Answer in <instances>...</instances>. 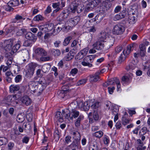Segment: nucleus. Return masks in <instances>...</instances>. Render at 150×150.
<instances>
[{
	"mask_svg": "<svg viewBox=\"0 0 150 150\" xmlns=\"http://www.w3.org/2000/svg\"><path fill=\"white\" fill-rule=\"evenodd\" d=\"M89 150H99L97 145H91L89 148Z\"/></svg>",
	"mask_w": 150,
	"mask_h": 150,
	"instance_id": "e2e57ef3",
	"label": "nucleus"
},
{
	"mask_svg": "<svg viewBox=\"0 0 150 150\" xmlns=\"http://www.w3.org/2000/svg\"><path fill=\"white\" fill-rule=\"evenodd\" d=\"M99 73L96 72L95 74L90 76V80L92 82H96L100 78Z\"/></svg>",
	"mask_w": 150,
	"mask_h": 150,
	"instance_id": "6ab92c4d",
	"label": "nucleus"
},
{
	"mask_svg": "<svg viewBox=\"0 0 150 150\" xmlns=\"http://www.w3.org/2000/svg\"><path fill=\"white\" fill-rule=\"evenodd\" d=\"M19 54L23 56V58L27 59L29 58V53L28 50L25 49H23L18 52Z\"/></svg>",
	"mask_w": 150,
	"mask_h": 150,
	"instance_id": "4be33fe9",
	"label": "nucleus"
},
{
	"mask_svg": "<svg viewBox=\"0 0 150 150\" xmlns=\"http://www.w3.org/2000/svg\"><path fill=\"white\" fill-rule=\"evenodd\" d=\"M10 53H6L5 55V57L8 58V60L6 62V64L8 66L11 65L12 63L13 58L11 57H10Z\"/></svg>",
	"mask_w": 150,
	"mask_h": 150,
	"instance_id": "473e14b6",
	"label": "nucleus"
},
{
	"mask_svg": "<svg viewBox=\"0 0 150 150\" xmlns=\"http://www.w3.org/2000/svg\"><path fill=\"white\" fill-rule=\"evenodd\" d=\"M61 14L63 16V17L65 20L68 17L69 13L66 10L63 11Z\"/></svg>",
	"mask_w": 150,
	"mask_h": 150,
	"instance_id": "6e6d98bb",
	"label": "nucleus"
},
{
	"mask_svg": "<svg viewBox=\"0 0 150 150\" xmlns=\"http://www.w3.org/2000/svg\"><path fill=\"white\" fill-rule=\"evenodd\" d=\"M64 25L58 23L54 27L53 33L55 34H57L64 27Z\"/></svg>",
	"mask_w": 150,
	"mask_h": 150,
	"instance_id": "a211bd4d",
	"label": "nucleus"
},
{
	"mask_svg": "<svg viewBox=\"0 0 150 150\" xmlns=\"http://www.w3.org/2000/svg\"><path fill=\"white\" fill-rule=\"evenodd\" d=\"M139 47L140 50V52L139 53V55L142 57H143L145 55L146 52L145 46L144 44H141L139 45Z\"/></svg>",
	"mask_w": 150,
	"mask_h": 150,
	"instance_id": "412c9836",
	"label": "nucleus"
},
{
	"mask_svg": "<svg viewBox=\"0 0 150 150\" xmlns=\"http://www.w3.org/2000/svg\"><path fill=\"white\" fill-rule=\"evenodd\" d=\"M77 6V4L75 5H74L73 4L71 5L70 6V11L73 13H75L76 10Z\"/></svg>",
	"mask_w": 150,
	"mask_h": 150,
	"instance_id": "3c124183",
	"label": "nucleus"
},
{
	"mask_svg": "<svg viewBox=\"0 0 150 150\" xmlns=\"http://www.w3.org/2000/svg\"><path fill=\"white\" fill-rule=\"evenodd\" d=\"M54 26V24L52 23L48 24L42 25L39 26V28L41 30H43L45 32H48L51 30Z\"/></svg>",
	"mask_w": 150,
	"mask_h": 150,
	"instance_id": "1a4fd4ad",
	"label": "nucleus"
},
{
	"mask_svg": "<svg viewBox=\"0 0 150 150\" xmlns=\"http://www.w3.org/2000/svg\"><path fill=\"white\" fill-rule=\"evenodd\" d=\"M89 48L86 47L81 50L75 57V59L77 60H81L87 54Z\"/></svg>",
	"mask_w": 150,
	"mask_h": 150,
	"instance_id": "6e6552de",
	"label": "nucleus"
},
{
	"mask_svg": "<svg viewBox=\"0 0 150 150\" xmlns=\"http://www.w3.org/2000/svg\"><path fill=\"white\" fill-rule=\"evenodd\" d=\"M103 134V132L101 131L96 132L94 134V135L96 137L100 138Z\"/></svg>",
	"mask_w": 150,
	"mask_h": 150,
	"instance_id": "09e8293b",
	"label": "nucleus"
},
{
	"mask_svg": "<svg viewBox=\"0 0 150 150\" xmlns=\"http://www.w3.org/2000/svg\"><path fill=\"white\" fill-rule=\"evenodd\" d=\"M99 2V0H95L89 2L86 8V11H88L90 10H92L93 8L97 7Z\"/></svg>",
	"mask_w": 150,
	"mask_h": 150,
	"instance_id": "9b49d317",
	"label": "nucleus"
},
{
	"mask_svg": "<svg viewBox=\"0 0 150 150\" xmlns=\"http://www.w3.org/2000/svg\"><path fill=\"white\" fill-rule=\"evenodd\" d=\"M19 89V86L18 85H11L10 87V91L12 93H15L18 91Z\"/></svg>",
	"mask_w": 150,
	"mask_h": 150,
	"instance_id": "72a5a7b5",
	"label": "nucleus"
},
{
	"mask_svg": "<svg viewBox=\"0 0 150 150\" xmlns=\"http://www.w3.org/2000/svg\"><path fill=\"white\" fill-rule=\"evenodd\" d=\"M23 17L19 15H17L15 17V18L13 19V22L14 23L18 21L23 19Z\"/></svg>",
	"mask_w": 150,
	"mask_h": 150,
	"instance_id": "5fc2aeb1",
	"label": "nucleus"
},
{
	"mask_svg": "<svg viewBox=\"0 0 150 150\" xmlns=\"http://www.w3.org/2000/svg\"><path fill=\"white\" fill-rule=\"evenodd\" d=\"M134 46V45L130 44L125 48L123 51V54L124 56L127 57L131 52L133 50Z\"/></svg>",
	"mask_w": 150,
	"mask_h": 150,
	"instance_id": "ddd939ff",
	"label": "nucleus"
},
{
	"mask_svg": "<svg viewBox=\"0 0 150 150\" xmlns=\"http://www.w3.org/2000/svg\"><path fill=\"white\" fill-rule=\"evenodd\" d=\"M62 91H64V92L67 93V90L69 89V86H68L64 85L62 87Z\"/></svg>",
	"mask_w": 150,
	"mask_h": 150,
	"instance_id": "69168bd1",
	"label": "nucleus"
},
{
	"mask_svg": "<svg viewBox=\"0 0 150 150\" xmlns=\"http://www.w3.org/2000/svg\"><path fill=\"white\" fill-rule=\"evenodd\" d=\"M8 142V139L5 137H0V145L6 144Z\"/></svg>",
	"mask_w": 150,
	"mask_h": 150,
	"instance_id": "a19ab883",
	"label": "nucleus"
},
{
	"mask_svg": "<svg viewBox=\"0 0 150 150\" xmlns=\"http://www.w3.org/2000/svg\"><path fill=\"white\" fill-rule=\"evenodd\" d=\"M147 128L146 127H143L139 132L140 135H144L146 133Z\"/></svg>",
	"mask_w": 150,
	"mask_h": 150,
	"instance_id": "4d7b16f0",
	"label": "nucleus"
},
{
	"mask_svg": "<svg viewBox=\"0 0 150 150\" xmlns=\"http://www.w3.org/2000/svg\"><path fill=\"white\" fill-rule=\"evenodd\" d=\"M126 15L125 11L123 10L119 14H117L113 18V20L114 21H115L119 20L124 18Z\"/></svg>",
	"mask_w": 150,
	"mask_h": 150,
	"instance_id": "2eb2a0df",
	"label": "nucleus"
},
{
	"mask_svg": "<svg viewBox=\"0 0 150 150\" xmlns=\"http://www.w3.org/2000/svg\"><path fill=\"white\" fill-rule=\"evenodd\" d=\"M71 39L72 37L71 36H69L66 38L63 42V45L66 46L68 45L69 44L70 40Z\"/></svg>",
	"mask_w": 150,
	"mask_h": 150,
	"instance_id": "de8ad7c7",
	"label": "nucleus"
},
{
	"mask_svg": "<svg viewBox=\"0 0 150 150\" xmlns=\"http://www.w3.org/2000/svg\"><path fill=\"white\" fill-rule=\"evenodd\" d=\"M118 79L117 78H112L109 79L108 81L104 83L103 86L105 87H107L110 85H114L116 83V80Z\"/></svg>",
	"mask_w": 150,
	"mask_h": 150,
	"instance_id": "dca6fc26",
	"label": "nucleus"
},
{
	"mask_svg": "<svg viewBox=\"0 0 150 150\" xmlns=\"http://www.w3.org/2000/svg\"><path fill=\"white\" fill-rule=\"evenodd\" d=\"M70 112L71 114V120H73V118H76L80 115L79 112L75 109H72Z\"/></svg>",
	"mask_w": 150,
	"mask_h": 150,
	"instance_id": "393cba45",
	"label": "nucleus"
},
{
	"mask_svg": "<svg viewBox=\"0 0 150 150\" xmlns=\"http://www.w3.org/2000/svg\"><path fill=\"white\" fill-rule=\"evenodd\" d=\"M95 57V55H90L85 57L83 59L84 61L81 62L82 64L84 66L91 67L92 64L90 63L89 61L90 62H92Z\"/></svg>",
	"mask_w": 150,
	"mask_h": 150,
	"instance_id": "423d86ee",
	"label": "nucleus"
},
{
	"mask_svg": "<svg viewBox=\"0 0 150 150\" xmlns=\"http://www.w3.org/2000/svg\"><path fill=\"white\" fill-rule=\"evenodd\" d=\"M43 19V18L42 16L40 15H38L34 17L33 20L35 21H42Z\"/></svg>",
	"mask_w": 150,
	"mask_h": 150,
	"instance_id": "8fccbe9b",
	"label": "nucleus"
},
{
	"mask_svg": "<svg viewBox=\"0 0 150 150\" xmlns=\"http://www.w3.org/2000/svg\"><path fill=\"white\" fill-rule=\"evenodd\" d=\"M50 52L52 54L56 57L59 56L61 54L60 51L59 49H53L50 50Z\"/></svg>",
	"mask_w": 150,
	"mask_h": 150,
	"instance_id": "c756f323",
	"label": "nucleus"
},
{
	"mask_svg": "<svg viewBox=\"0 0 150 150\" xmlns=\"http://www.w3.org/2000/svg\"><path fill=\"white\" fill-rule=\"evenodd\" d=\"M25 116L22 114H18L17 117V121L18 122L22 123L25 119Z\"/></svg>",
	"mask_w": 150,
	"mask_h": 150,
	"instance_id": "f704fd0d",
	"label": "nucleus"
},
{
	"mask_svg": "<svg viewBox=\"0 0 150 150\" xmlns=\"http://www.w3.org/2000/svg\"><path fill=\"white\" fill-rule=\"evenodd\" d=\"M115 40V38L112 37L107 42H96L93 44V47L97 50H108L113 45Z\"/></svg>",
	"mask_w": 150,
	"mask_h": 150,
	"instance_id": "f03ea898",
	"label": "nucleus"
},
{
	"mask_svg": "<svg viewBox=\"0 0 150 150\" xmlns=\"http://www.w3.org/2000/svg\"><path fill=\"white\" fill-rule=\"evenodd\" d=\"M19 4L18 0H11L8 3V4L11 6L15 7L18 6Z\"/></svg>",
	"mask_w": 150,
	"mask_h": 150,
	"instance_id": "7c9ffc66",
	"label": "nucleus"
},
{
	"mask_svg": "<svg viewBox=\"0 0 150 150\" xmlns=\"http://www.w3.org/2000/svg\"><path fill=\"white\" fill-rule=\"evenodd\" d=\"M137 17L136 16L130 15L129 17V23H131V24L134 23L136 21Z\"/></svg>",
	"mask_w": 150,
	"mask_h": 150,
	"instance_id": "58836bf2",
	"label": "nucleus"
},
{
	"mask_svg": "<svg viewBox=\"0 0 150 150\" xmlns=\"http://www.w3.org/2000/svg\"><path fill=\"white\" fill-rule=\"evenodd\" d=\"M78 72V69L76 68H75L71 70L70 73L72 76H74Z\"/></svg>",
	"mask_w": 150,
	"mask_h": 150,
	"instance_id": "0e129e2a",
	"label": "nucleus"
},
{
	"mask_svg": "<svg viewBox=\"0 0 150 150\" xmlns=\"http://www.w3.org/2000/svg\"><path fill=\"white\" fill-rule=\"evenodd\" d=\"M112 6V4L110 1L107 0L106 2L103 3V7L104 11H106L109 10Z\"/></svg>",
	"mask_w": 150,
	"mask_h": 150,
	"instance_id": "5701e85b",
	"label": "nucleus"
},
{
	"mask_svg": "<svg viewBox=\"0 0 150 150\" xmlns=\"http://www.w3.org/2000/svg\"><path fill=\"white\" fill-rule=\"evenodd\" d=\"M136 66L132 64H129L125 67L126 70L129 72L132 76H133V72L134 73L136 70H135Z\"/></svg>",
	"mask_w": 150,
	"mask_h": 150,
	"instance_id": "4468645a",
	"label": "nucleus"
},
{
	"mask_svg": "<svg viewBox=\"0 0 150 150\" xmlns=\"http://www.w3.org/2000/svg\"><path fill=\"white\" fill-rule=\"evenodd\" d=\"M125 27L121 23H118L114 26L112 30V33L115 35H121L125 31Z\"/></svg>",
	"mask_w": 150,
	"mask_h": 150,
	"instance_id": "39448f33",
	"label": "nucleus"
},
{
	"mask_svg": "<svg viewBox=\"0 0 150 150\" xmlns=\"http://www.w3.org/2000/svg\"><path fill=\"white\" fill-rule=\"evenodd\" d=\"M80 20V17L79 16H76L69 19L67 21V23L69 25L70 27L73 28L78 24Z\"/></svg>",
	"mask_w": 150,
	"mask_h": 150,
	"instance_id": "9d476101",
	"label": "nucleus"
},
{
	"mask_svg": "<svg viewBox=\"0 0 150 150\" xmlns=\"http://www.w3.org/2000/svg\"><path fill=\"white\" fill-rule=\"evenodd\" d=\"M90 105H91V108L92 109L97 111L98 108L100 106V103L98 101H93V102L92 101L90 102Z\"/></svg>",
	"mask_w": 150,
	"mask_h": 150,
	"instance_id": "aec40b11",
	"label": "nucleus"
},
{
	"mask_svg": "<svg viewBox=\"0 0 150 150\" xmlns=\"http://www.w3.org/2000/svg\"><path fill=\"white\" fill-rule=\"evenodd\" d=\"M72 27H70V26L69 24H67V23L66 24V25L64 26V27L62 28L64 32H67L68 30H71L72 28Z\"/></svg>",
	"mask_w": 150,
	"mask_h": 150,
	"instance_id": "79ce46f5",
	"label": "nucleus"
},
{
	"mask_svg": "<svg viewBox=\"0 0 150 150\" xmlns=\"http://www.w3.org/2000/svg\"><path fill=\"white\" fill-rule=\"evenodd\" d=\"M86 82V79H82L79 80L76 83L77 86H79L85 83Z\"/></svg>",
	"mask_w": 150,
	"mask_h": 150,
	"instance_id": "bf43d9fd",
	"label": "nucleus"
},
{
	"mask_svg": "<svg viewBox=\"0 0 150 150\" xmlns=\"http://www.w3.org/2000/svg\"><path fill=\"white\" fill-rule=\"evenodd\" d=\"M37 66V64L35 63H31L28 64L27 71L26 74L27 77L30 78L33 76L35 69Z\"/></svg>",
	"mask_w": 150,
	"mask_h": 150,
	"instance_id": "0eeeda50",
	"label": "nucleus"
},
{
	"mask_svg": "<svg viewBox=\"0 0 150 150\" xmlns=\"http://www.w3.org/2000/svg\"><path fill=\"white\" fill-rule=\"evenodd\" d=\"M21 42L18 40L17 43L12 47L13 45V42L12 40H9L8 41L7 45L6 46V50L7 51H8L11 49V51L10 53L12 55L16 52L19 49L21 46Z\"/></svg>",
	"mask_w": 150,
	"mask_h": 150,
	"instance_id": "20e7f679",
	"label": "nucleus"
},
{
	"mask_svg": "<svg viewBox=\"0 0 150 150\" xmlns=\"http://www.w3.org/2000/svg\"><path fill=\"white\" fill-rule=\"evenodd\" d=\"M91 105H89L87 101L84 102L83 109L84 111H87L89 108V106Z\"/></svg>",
	"mask_w": 150,
	"mask_h": 150,
	"instance_id": "603ef678",
	"label": "nucleus"
},
{
	"mask_svg": "<svg viewBox=\"0 0 150 150\" xmlns=\"http://www.w3.org/2000/svg\"><path fill=\"white\" fill-rule=\"evenodd\" d=\"M47 85V83L45 79L44 78L42 77L38 81H30L28 83V86L31 93H34L35 96H39L42 93Z\"/></svg>",
	"mask_w": 150,
	"mask_h": 150,
	"instance_id": "f257e3e1",
	"label": "nucleus"
},
{
	"mask_svg": "<svg viewBox=\"0 0 150 150\" xmlns=\"http://www.w3.org/2000/svg\"><path fill=\"white\" fill-rule=\"evenodd\" d=\"M35 54L38 56H46L47 55V52L43 48L40 47L37 48L35 51Z\"/></svg>",
	"mask_w": 150,
	"mask_h": 150,
	"instance_id": "f8f14e48",
	"label": "nucleus"
},
{
	"mask_svg": "<svg viewBox=\"0 0 150 150\" xmlns=\"http://www.w3.org/2000/svg\"><path fill=\"white\" fill-rule=\"evenodd\" d=\"M13 96V101H14L15 100H17L19 98H20L21 96V92H18L16 94H15L14 95H13L12 96Z\"/></svg>",
	"mask_w": 150,
	"mask_h": 150,
	"instance_id": "49530a36",
	"label": "nucleus"
},
{
	"mask_svg": "<svg viewBox=\"0 0 150 150\" xmlns=\"http://www.w3.org/2000/svg\"><path fill=\"white\" fill-rule=\"evenodd\" d=\"M126 57L124 54H121L118 58L117 63L118 64L121 63L125 60Z\"/></svg>",
	"mask_w": 150,
	"mask_h": 150,
	"instance_id": "c03bdc74",
	"label": "nucleus"
},
{
	"mask_svg": "<svg viewBox=\"0 0 150 150\" xmlns=\"http://www.w3.org/2000/svg\"><path fill=\"white\" fill-rule=\"evenodd\" d=\"M63 17V16L62 14H60L59 16L57 17V21L59 22L58 23L64 25L65 23L64 19Z\"/></svg>",
	"mask_w": 150,
	"mask_h": 150,
	"instance_id": "4c0bfd02",
	"label": "nucleus"
},
{
	"mask_svg": "<svg viewBox=\"0 0 150 150\" xmlns=\"http://www.w3.org/2000/svg\"><path fill=\"white\" fill-rule=\"evenodd\" d=\"M13 99L12 96L8 95L4 98V101L5 103L9 104L10 103L13 101Z\"/></svg>",
	"mask_w": 150,
	"mask_h": 150,
	"instance_id": "a878e982",
	"label": "nucleus"
},
{
	"mask_svg": "<svg viewBox=\"0 0 150 150\" xmlns=\"http://www.w3.org/2000/svg\"><path fill=\"white\" fill-rule=\"evenodd\" d=\"M71 137L69 136H67L65 138V141L67 144H68L69 143L71 142Z\"/></svg>",
	"mask_w": 150,
	"mask_h": 150,
	"instance_id": "338daca9",
	"label": "nucleus"
},
{
	"mask_svg": "<svg viewBox=\"0 0 150 150\" xmlns=\"http://www.w3.org/2000/svg\"><path fill=\"white\" fill-rule=\"evenodd\" d=\"M129 77L126 76H123L122 78V81L127 83L130 82L132 78V76L131 75L129 74Z\"/></svg>",
	"mask_w": 150,
	"mask_h": 150,
	"instance_id": "e433bc0d",
	"label": "nucleus"
},
{
	"mask_svg": "<svg viewBox=\"0 0 150 150\" xmlns=\"http://www.w3.org/2000/svg\"><path fill=\"white\" fill-rule=\"evenodd\" d=\"M25 38L28 40L34 41H35L36 39L35 35L31 32L27 33L25 35Z\"/></svg>",
	"mask_w": 150,
	"mask_h": 150,
	"instance_id": "b1692460",
	"label": "nucleus"
},
{
	"mask_svg": "<svg viewBox=\"0 0 150 150\" xmlns=\"http://www.w3.org/2000/svg\"><path fill=\"white\" fill-rule=\"evenodd\" d=\"M78 142H77L74 141L69 146H68L70 147L71 148L74 149V148H75L76 146H77V145L78 144Z\"/></svg>",
	"mask_w": 150,
	"mask_h": 150,
	"instance_id": "680f3d73",
	"label": "nucleus"
},
{
	"mask_svg": "<svg viewBox=\"0 0 150 150\" xmlns=\"http://www.w3.org/2000/svg\"><path fill=\"white\" fill-rule=\"evenodd\" d=\"M30 139V138L29 137H23L22 139V142L23 143H25L26 144H27Z\"/></svg>",
	"mask_w": 150,
	"mask_h": 150,
	"instance_id": "774afa93",
	"label": "nucleus"
},
{
	"mask_svg": "<svg viewBox=\"0 0 150 150\" xmlns=\"http://www.w3.org/2000/svg\"><path fill=\"white\" fill-rule=\"evenodd\" d=\"M22 76L19 74L17 75L15 78V81L16 83H18L20 82L22 80Z\"/></svg>",
	"mask_w": 150,
	"mask_h": 150,
	"instance_id": "864d4df0",
	"label": "nucleus"
},
{
	"mask_svg": "<svg viewBox=\"0 0 150 150\" xmlns=\"http://www.w3.org/2000/svg\"><path fill=\"white\" fill-rule=\"evenodd\" d=\"M93 119L94 121H97L99 119V116L97 111L94 110L93 113Z\"/></svg>",
	"mask_w": 150,
	"mask_h": 150,
	"instance_id": "a18cd8bd",
	"label": "nucleus"
},
{
	"mask_svg": "<svg viewBox=\"0 0 150 150\" xmlns=\"http://www.w3.org/2000/svg\"><path fill=\"white\" fill-rule=\"evenodd\" d=\"M51 67L50 65L49 64H45L43 65L42 67V71L46 73L49 71Z\"/></svg>",
	"mask_w": 150,
	"mask_h": 150,
	"instance_id": "c9c22d12",
	"label": "nucleus"
},
{
	"mask_svg": "<svg viewBox=\"0 0 150 150\" xmlns=\"http://www.w3.org/2000/svg\"><path fill=\"white\" fill-rule=\"evenodd\" d=\"M74 137L75 138V140L77 142H79L81 140V135L79 132L77 131L73 132Z\"/></svg>",
	"mask_w": 150,
	"mask_h": 150,
	"instance_id": "2f4dec72",
	"label": "nucleus"
},
{
	"mask_svg": "<svg viewBox=\"0 0 150 150\" xmlns=\"http://www.w3.org/2000/svg\"><path fill=\"white\" fill-rule=\"evenodd\" d=\"M58 93L59 94V96L61 98H63L65 96L66 93L64 92V91H58Z\"/></svg>",
	"mask_w": 150,
	"mask_h": 150,
	"instance_id": "052dcab7",
	"label": "nucleus"
},
{
	"mask_svg": "<svg viewBox=\"0 0 150 150\" xmlns=\"http://www.w3.org/2000/svg\"><path fill=\"white\" fill-rule=\"evenodd\" d=\"M71 47L73 48L70 51V53H68L67 55L64 58V59L67 61H70L74 57L73 56L71 55L70 52L76 53L81 48V43H79L78 41L74 40L72 42Z\"/></svg>",
	"mask_w": 150,
	"mask_h": 150,
	"instance_id": "7ed1b4c3",
	"label": "nucleus"
},
{
	"mask_svg": "<svg viewBox=\"0 0 150 150\" xmlns=\"http://www.w3.org/2000/svg\"><path fill=\"white\" fill-rule=\"evenodd\" d=\"M130 11L132 13V15L137 16L138 15V12L137 8L132 7Z\"/></svg>",
	"mask_w": 150,
	"mask_h": 150,
	"instance_id": "37998d69",
	"label": "nucleus"
},
{
	"mask_svg": "<svg viewBox=\"0 0 150 150\" xmlns=\"http://www.w3.org/2000/svg\"><path fill=\"white\" fill-rule=\"evenodd\" d=\"M50 59V57L48 56H41L40 58V61L43 62L48 61Z\"/></svg>",
	"mask_w": 150,
	"mask_h": 150,
	"instance_id": "13d9d810",
	"label": "nucleus"
},
{
	"mask_svg": "<svg viewBox=\"0 0 150 150\" xmlns=\"http://www.w3.org/2000/svg\"><path fill=\"white\" fill-rule=\"evenodd\" d=\"M22 102L26 105H29L31 104L32 102L31 100L27 96L23 97L21 99Z\"/></svg>",
	"mask_w": 150,
	"mask_h": 150,
	"instance_id": "f3484780",
	"label": "nucleus"
},
{
	"mask_svg": "<svg viewBox=\"0 0 150 150\" xmlns=\"http://www.w3.org/2000/svg\"><path fill=\"white\" fill-rule=\"evenodd\" d=\"M106 34L105 32H104L103 33H101L100 35H99L98 41L97 42H104L105 41L104 40L106 39Z\"/></svg>",
	"mask_w": 150,
	"mask_h": 150,
	"instance_id": "bb28decb",
	"label": "nucleus"
},
{
	"mask_svg": "<svg viewBox=\"0 0 150 150\" xmlns=\"http://www.w3.org/2000/svg\"><path fill=\"white\" fill-rule=\"evenodd\" d=\"M35 42V41H33L28 40L25 41L24 42L23 44V45L24 46H25L27 47L31 46L32 44L33 43H34Z\"/></svg>",
	"mask_w": 150,
	"mask_h": 150,
	"instance_id": "ea45409f",
	"label": "nucleus"
},
{
	"mask_svg": "<svg viewBox=\"0 0 150 150\" xmlns=\"http://www.w3.org/2000/svg\"><path fill=\"white\" fill-rule=\"evenodd\" d=\"M83 118L84 116L83 115H80L76 119L75 124V126L76 127H79L80 125L81 121L83 120Z\"/></svg>",
	"mask_w": 150,
	"mask_h": 150,
	"instance_id": "cd10ccee",
	"label": "nucleus"
},
{
	"mask_svg": "<svg viewBox=\"0 0 150 150\" xmlns=\"http://www.w3.org/2000/svg\"><path fill=\"white\" fill-rule=\"evenodd\" d=\"M55 118L60 122H62L63 121L62 114L60 112L58 111L56 112Z\"/></svg>",
	"mask_w": 150,
	"mask_h": 150,
	"instance_id": "c85d7f7f",
	"label": "nucleus"
}]
</instances>
